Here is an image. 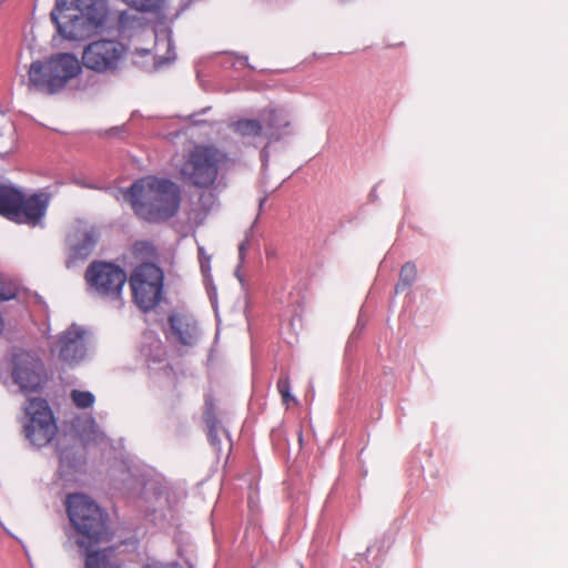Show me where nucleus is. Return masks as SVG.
<instances>
[{
    "mask_svg": "<svg viewBox=\"0 0 568 568\" xmlns=\"http://www.w3.org/2000/svg\"><path fill=\"white\" fill-rule=\"evenodd\" d=\"M135 214L148 222H164L173 217L181 203V190L169 179L148 175L123 191Z\"/></svg>",
    "mask_w": 568,
    "mask_h": 568,
    "instance_id": "1",
    "label": "nucleus"
},
{
    "mask_svg": "<svg viewBox=\"0 0 568 568\" xmlns=\"http://www.w3.org/2000/svg\"><path fill=\"white\" fill-rule=\"evenodd\" d=\"M108 16L105 0H55L50 13L59 34L68 40H82L101 28Z\"/></svg>",
    "mask_w": 568,
    "mask_h": 568,
    "instance_id": "2",
    "label": "nucleus"
},
{
    "mask_svg": "<svg viewBox=\"0 0 568 568\" xmlns=\"http://www.w3.org/2000/svg\"><path fill=\"white\" fill-rule=\"evenodd\" d=\"M65 509L69 520L79 535L77 545L90 549L111 539L108 514L89 496L75 493L67 496Z\"/></svg>",
    "mask_w": 568,
    "mask_h": 568,
    "instance_id": "3",
    "label": "nucleus"
},
{
    "mask_svg": "<svg viewBox=\"0 0 568 568\" xmlns=\"http://www.w3.org/2000/svg\"><path fill=\"white\" fill-rule=\"evenodd\" d=\"M81 70L82 65L74 54L59 53L47 62H32L29 69V83L41 93L55 94Z\"/></svg>",
    "mask_w": 568,
    "mask_h": 568,
    "instance_id": "4",
    "label": "nucleus"
},
{
    "mask_svg": "<svg viewBox=\"0 0 568 568\" xmlns=\"http://www.w3.org/2000/svg\"><path fill=\"white\" fill-rule=\"evenodd\" d=\"M227 155L213 145H195L180 169L181 180L196 187H210L214 184L220 166Z\"/></svg>",
    "mask_w": 568,
    "mask_h": 568,
    "instance_id": "5",
    "label": "nucleus"
},
{
    "mask_svg": "<svg viewBox=\"0 0 568 568\" xmlns=\"http://www.w3.org/2000/svg\"><path fill=\"white\" fill-rule=\"evenodd\" d=\"M85 281L93 294L113 302L115 307L123 305L122 288L126 282V274L119 266L106 262H93L85 271Z\"/></svg>",
    "mask_w": 568,
    "mask_h": 568,
    "instance_id": "6",
    "label": "nucleus"
},
{
    "mask_svg": "<svg viewBox=\"0 0 568 568\" xmlns=\"http://www.w3.org/2000/svg\"><path fill=\"white\" fill-rule=\"evenodd\" d=\"M126 55V47L113 39H100L84 47L81 65L99 74H115Z\"/></svg>",
    "mask_w": 568,
    "mask_h": 568,
    "instance_id": "7",
    "label": "nucleus"
},
{
    "mask_svg": "<svg viewBox=\"0 0 568 568\" xmlns=\"http://www.w3.org/2000/svg\"><path fill=\"white\" fill-rule=\"evenodd\" d=\"M23 433L34 447H43L52 442L58 432L53 413L45 399L31 398L24 407Z\"/></svg>",
    "mask_w": 568,
    "mask_h": 568,
    "instance_id": "8",
    "label": "nucleus"
},
{
    "mask_svg": "<svg viewBox=\"0 0 568 568\" xmlns=\"http://www.w3.org/2000/svg\"><path fill=\"white\" fill-rule=\"evenodd\" d=\"M130 287L136 306L149 312L159 305L163 290V273L152 263L138 266L131 274Z\"/></svg>",
    "mask_w": 568,
    "mask_h": 568,
    "instance_id": "9",
    "label": "nucleus"
},
{
    "mask_svg": "<svg viewBox=\"0 0 568 568\" xmlns=\"http://www.w3.org/2000/svg\"><path fill=\"white\" fill-rule=\"evenodd\" d=\"M10 374L13 383L22 393L38 392L47 382V372L42 359L36 353L23 349L12 354Z\"/></svg>",
    "mask_w": 568,
    "mask_h": 568,
    "instance_id": "10",
    "label": "nucleus"
},
{
    "mask_svg": "<svg viewBox=\"0 0 568 568\" xmlns=\"http://www.w3.org/2000/svg\"><path fill=\"white\" fill-rule=\"evenodd\" d=\"M50 351L69 366L80 364L87 356L85 331L77 324L70 325L57 336Z\"/></svg>",
    "mask_w": 568,
    "mask_h": 568,
    "instance_id": "11",
    "label": "nucleus"
},
{
    "mask_svg": "<svg viewBox=\"0 0 568 568\" xmlns=\"http://www.w3.org/2000/svg\"><path fill=\"white\" fill-rule=\"evenodd\" d=\"M261 120L265 126L266 144L261 151V159L265 163L268 159L267 148L291 134V116L284 109L268 108L261 112Z\"/></svg>",
    "mask_w": 568,
    "mask_h": 568,
    "instance_id": "12",
    "label": "nucleus"
},
{
    "mask_svg": "<svg viewBox=\"0 0 568 568\" xmlns=\"http://www.w3.org/2000/svg\"><path fill=\"white\" fill-rule=\"evenodd\" d=\"M170 336L184 346H193L200 338V328L194 317L173 313L169 316Z\"/></svg>",
    "mask_w": 568,
    "mask_h": 568,
    "instance_id": "13",
    "label": "nucleus"
},
{
    "mask_svg": "<svg viewBox=\"0 0 568 568\" xmlns=\"http://www.w3.org/2000/svg\"><path fill=\"white\" fill-rule=\"evenodd\" d=\"M49 201L50 196L47 193L33 194L27 199L22 194L21 205L17 209V215L13 216L12 221L37 225L44 216Z\"/></svg>",
    "mask_w": 568,
    "mask_h": 568,
    "instance_id": "14",
    "label": "nucleus"
},
{
    "mask_svg": "<svg viewBox=\"0 0 568 568\" xmlns=\"http://www.w3.org/2000/svg\"><path fill=\"white\" fill-rule=\"evenodd\" d=\"M98 241V232L94 227L78 230L69 237L72 258H87Z\"/></svg>",
    "mask_w": 568,
    "mask_h": 568,
    "instance_id": "15",
    "label": "nucleus"
},
{
    "mask_svg": "<svg viewBox=\"0 0 568 568\" xmlns=\"http://www.w3.org/2000/svg\"><path fill=\"white\" fill-rule=\"evenodd\" d=\"M21 191L12 185L0 184V214L11 220L21 205Z\"/></svg>",
    "mask_w": 568,
    "mask_h": 568,
    "instance_id": "16",
    "label": "nucleus"
},
{
    "mask_svg": "<svg viewBox=\"0 0 568 568\" xmlns=\"http://www.w3.org/2000/svg\"><path fill=\"white\" fill-rule=\"evenodd\" d=\"M231 129L244 139L256 140L265 136V128L261 119H240L231 124Z\"/></svg>",
    "mask_w": 568,
    "mask_h": 568,
    "instance_id": "17",
    "label": "nucleus"
},
{
    "mask_svg": "<svg viewBox=\"0 0 568 568\" xmlns=\"http://www.w3.org/2000/svg\"><path fill=\"white\" fill-rule=\"evenodd\" d=\"M85 568H118V566L110 560L109 550H88Z\"/></svg>",
    "mask_w": 568,
    "mask_h": 568,
    "instance_id": "18",
    "label": "nucleus"
},
{
    "mask_svg": "<svg viewBox=\"0 0 568 568\" xmlns=\"http://www.w3.org/2000/svg\"><path fill=\"white\" fill-rule=\"evenodd\" d=\"M130 8L145 13H159L164 7L166 0H122Z\"/></svg>",
    "mask_w": 568,
    "mask_h": 568,
    "instance_id": "19",
    "label": "nucleus"
},
{
    "mask_svg": "<svg viewBox=\"0 0 568 568\" xmlns=\"http://www.w3.org/2000/svg\"><path fill=\"white\" fill-rule=\"evenodd\" d=\"M417 277V268L414 263L407 262L402 266L399 273V281L395 286L396 293H399L408 287L415 282Z\"/></svg>",
    "mask_w": 568,
    "mask_h": 568,
    "instance_id": "20",
    "label": "nucleus"
},
{
    "mask_svg": "<svg viewBox=\"0 0 568 568\" xmlns=\"http://www.w3.org/2000/svg\"><path fill=\"white\" fill-rule=\"evenodd\" d=\"M70 398L75 407L84 409L94 404L95 397L91 392L73 389L70 393Z\"/></svg>",
    "mask_w": 568,
    "mask_h": 568,
    "instance_id": "21",
    "label": "nucleus"
},
{
    "mask_svg": "<svg viewBox=\"0 0 568 568\" xmlns=\"http://www.w3.org/2000/svg\"><path fill=\"white\" fill-rule=\"evenodd\" d=\"M277 390L281 394L283 402L288 404L291 400L295 402V398L291 394V384L288 375H283L277 382Z\"/></svg>",
    "mask_w": 568,
    "mask_h": 568,
    "instance_id": "22",
    "label": "nucleus"
},
{
    "mask_svg": "<svg viewBox=\"0 0 568 568\" xmlns=\"http://www.w3.org/2000/svg\"><path fill=\"white\" fill-rule=\"evenodd\" d=\"M146 568H180L179 564H161V562H155V564H151V565H148Z\"/></svg>",
    "mask_w": 568,
    "mask_h": 568,
    "instance_id": "23",
    "label": "nucleus"
},
{
    "mask_svg": "<svg viewBox=\"0 0 568 568\" xmlns=\"http://www.w3.org/2000/svg\"><path fill=\"white\" fill-rule=\"evenodd\" d=\"M247 243H248V241H247V240H245V241H243V242L239 245V257H240L241 263H243V261H244V255H245V251H246Z\"/></svg>",
    "mask_w": 568,
    "mask_h": 568,
    "instance_id": "24",
    "label": "nucleus"
},
{
    "mask_svg": "<svg viewBox=\"0 0 568 568\" xmlns=\"http://www.w3.org/2000/svg\"><path fill=\"white\" fill-rule=\"evenodd\" d=\"M201 270L203 274H206L210 272V257L206 258V261H203L201 258Z\"/></svg>",
    "mask_w": 568,
    "mask_h": 568,
    "instance_id": "25",
    "label": "nucleus"
},
{
    "mask_svg": "<svg viewBox=\"0 0 568 568\" xmlns=\"http://www.w3.org/2000/svg\"><path fill=\"white\" fill-rule=\"evenodd\" d=\"M59 459H60V463L63 465V464H68V456L65 455V453H60L59 454Z\"/></svg>",
    "mask_w": 568,
    "mask_h": 568,
    "instance_id": "26",
    "label": "nucleus"
},
{
    "mask_svg": "<svg viewBox=\"0 0 568 568\" xmlns=\"http://www.w3.org/2000/svg\"><path fill=\"white\" fill-rule=\"evenodd\" d=\"M199 254H200V260L202 258L203 261H206V258L209 257V256L204 255V248L203 247H199Z\"/></svg>",
    "mask_w": 568,
    "mask_h": 568,
    "instance_id": "27",
    "label": "nucleus"
},
{
    "mask_svg": "<svg viewBox=\"0 0 568 568\" xmlns=\"http://www.w3.org/2000/svg\"><path fill=\"white\" fill-rule=\"evenodd\" d=\"M209 437H210V440L212 442V444H215V442H216V436L213 434V432H212V430H210Z\"/></svg>",
    "mask_w": 568,
    "mask_h": 568,
    "instance_id": "28",
    "label": "nucleus"
},
{
    "mask_svg": "<svg viewBox=\"0 0 568 568\" xmlns=\"http://www.w3.org/2000/svg\"><path fill=\"white\" fill-rule=\"evenodd\" d=\"M381 562H382V559H381V558H379V559L375 558V559H374V562H373V566H374L375 568H378V567H379V565H381Z\"/></svg>",
    "mask_w": 568,
    "mask_h": 568,
    "instance_id": "29",
    "label": "nucleus"
},
{
    "mask_svg": "<svg viewBox=\"0 0 568 568\" xmlns=\"http://www.w3.org/2000/svg\"><path fill=\"white\" fill-rule=\"evenodd\" d=\"M363 327H364V325H363V324H361V317H359V318H358V322H357V326H356V328H355V332H356V331H362V329H363Z\"/></svg>",
    "mask_w": 568,
    "mask_h": 568,
    "instance_id": "30",
    "label": "nucleus"
},
{
    "mask_svg": "<svg viewBox=\"0 0 568 568\" xmlns=\"http://www.w3.org/2000/svg\"><path fill=\"white\" fill-rule=\"evenodd\" d=\"M372 550H373V547H372V546L367 548V550H366V558L369 556V554L372 552Z\"/></svg>",
    "mask_w": 568,
    "mask_h": 568,
    "instance_id": "31",
    "label": "nucleus"
},
{
    "mask_svg": "<svg viewBox=\"0 0 568 568\" xmlns=\"http://www.w3.org/2000/svg\"><path fill=\"white\" fill-rule=\"evenodd\" d=\"M154 342H155V344H156V347H159V348H160V346H161V342H160L159 339H155Z\"/></svg>",
    "mask_w": 568,
    "mask_h": 568,
    "instance_id": "32",
    "label": "nucleus"
},
{
    "mask_svg": "<svg viewBox=\"0 0 568 568\" xmlns=\"http://www.w3.org/2000/svg\"><path fill=\"white\" fill-rule=\"evenodd\" d=\"M142 54H150V50H142Z\"/></svg>",
    "mask_w": 568,
    "mask_h": 568,
    "instance_id": "33",
    "label": "nucleus"
},
{
    "mask_svg": "<svg viewBox=\"0 0 568 568\" xmlns=\"http://www.w3.org/2000/svg\"><path fill=\"white\" fill-rule=\"evenodd\" d=\"M235 274H236V276L239 277V280L242 282V278H241V276H240V274H239V270H237V271H235Z\"/></svg>",
    "mask_w": 568,
    "mask_h": 568,
    "instance_id": "34",
    "label": "nucleus"
},
{
    "mask_svg": "<svg viewBox=\"0 0 568 568\" xmlns=\"http://www.w3.org/2000/svg\"><path fill=\"white\" fill-rule=\"evenodd\" d=\"M264 201H265V199L261 200V202H260V206H262V205H263Z\"/></svg>",
    "mask_w": 568,
    "mask_h": 568,
    "instance_id": "35",
    "label": "nucleus"
}]
</instances>
